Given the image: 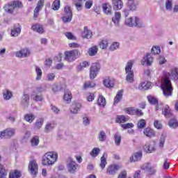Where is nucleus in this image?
Masks as SVG:
<instances>
[{
	"label": "nucleus",
	"mask_w": 178,
	"mask_h": 178,
	"mask_svg": "<svg viewBox=\"0 0 178 178\" xmlns=\"http://www.w3.org/2000/svg\"><path fill=\"white\" fill-rule=\"evenodd\" d=\"M176 81L178 80V68H172L171 72H165L163 81L161 82V90H163V94L165 97H172L173 94V87L172 86V81Z\"/></svg>",
	"instance_id": "nucleus-1"
},
{
	"label": "nucleus",
	"mask_w": 178,
	"mask_h": 178,
	"mask_svg": "<svg viewBox=\"0 0 178 178\" xmlns=\"http://www.w3.org/2000/svg\"><path fill=\"white\" fill-rule=\"evenodd\" d=\"M58 161V153L55 152H49L44 154L42 159V163L44 166H51Z\"/></svg>",
	"instance_id": "nucleus-2"
},
{
	"label": "nucleus",
	"mask_w": 178,
	"mask_h": 178,
	"mask_svg": "<svg viewBox=\"0 0 178 178\" xmlns=\"http://www.w3.org/2000/svg\"><path fill=\"white\" fill-rule=\"evenodd\" d=\"M124 24L125 26H127L128 27H138L139 29L144 27L143 21L138 17L127 18L125 19Z\"/></svg>",
	"instance_id": "nucleus-3"
},
{
	"label": "nucleus",
	"mask_w": 178,
	"mask_h": 178,
	"mask_svg": "<svg viewBox=\"0 0 178 178\" xmlns=\"http://www.w3.org/2000/svg\"><path fill=\"white\" fill-rule=\"evenodd\" d=\"M133 65V61L129 60L125 66L126 80L128 83H133L134 81V71L132 70Z\"/></svg>",
	"instance_id": "nucleus-4"
},
{
	"label": "nucleus",
	"mask_w": 178,
	"mask_h": 178,
	"mask_svg": "<svg viewBox=\"0 0 178 178\" xmlns=\"http://www.w3.org/2000/svg\"><path fill=\"white\" fill-rule=\"evenodd\" d=\"M81 53L78 49H74L65 52V60L67 62H74L76 59L80 58Z\"/></svg>",
	"instance_id": "nucleus-5"
},
{
	"label": "nucleus",
	"mask_w": 178,
	"mask_h": 178,
	"mask_svg": "<svg viewBox=\"0 0 178 178\" xmlns=\"http://www.w3.org/2000/svg\"><path fill=\"white\" fill-rule=\"evenodd\" d=\"M23 8V3L19 1H14L9 3L8 5H5L3 8L8 12V13H13L15 9H22Z\"/></svg>",
	"instance_id": "nucleus-6"
},
{
	"label": "nucleus",
	"mask_w": 178,
	"mask_h": 178,
	"mask_svg": "<svg viewBox=\"0 0 178 178\" xmlns=\"http://www.w3.org/2000/svg\"><path fill=\"white\" fill-rule=\"evenodd\" d=\"M64 16L61 17L63 23H70L72 19H73V13L72 8L69 6H65L64 8Z\"/></svg>",
	"instance_id": "nucleus-7"
},
{
	"label": "nucleus",
	"mask_w": 178,
	"mask_h": 178,
	"mask_svg": "<svg viewBox=\"0 0 178 178\" xmlns=\"http://www.w3.org/2000/svg\"><path fill=\"white\" fill-rule=\"evenodd\" d=\"M99 70H101V65L98 63H92L90 69V79L94 80L99 73Z\"/></svg>",
	"instance_id": "nucleus-8"
},
{
	"label": "nucleus",
	"mask_w": 178,
	"mask_h": 178,
	"mask_svg": "<svg viewBox=\"0 0 178 178\" xmlns=\"http://www.w3.org/2000/svg\"><path fill=\"white\" fill-rule=\"evenodd\" d=\"M16 134V129L14 128H7L0 131V138H11Z\"/></svg>",
	"instance_id": "nucleus-9"
},
{
	"label": "nucleus",
	"mask_w": 178,
	"mask_h": 178,
	"mask_svg": "<svg viewBox=\"0 0 178 178\" xmlns=\"http://www.w3.org/2000/svg\"><path fill=\"white\" fill-rule=\"evenodd\" d=\"M77 168H79V165L76 161L70 159L67 163V169L69 173L74 174L75 172H77Z\"/></svg>",
	"instance_id": "nucleus-10"
},
{
	"label": "nucleus",
	"mask_w": 178,
	"mask_h": 178,
	"mask_svg": "<svg viewBox=\"0 0 178 178\" xmlns=\"http://www.w3.org/2000/svg\"><path fill=\"white\" fill-rule=\"evenodd\" d=\"M20 104L24 109L29 108V105L30 104V95L27 94L26 92H24L20 100Z\"/></svg>",
	"instance_id": "nucleus-11"
},
{
	"label": "nucleus",
	"mask_w": 178,
	"mask_h": 178,
	"mask_svg": "<svg viewBox=\"0 0 178 178\" xmlns=\"http://www.w3.org/2000/svg\"><path fill=\"white\" fill-rule=\"evenodd\" d=\"M29 169L30 170V173L33 175V177H35L38 171V164H37L35 160H32L29 162Z\"/></svg>",
	"instance_id": "nucleus-12"
},
{
	"label": "nucleus",
	"mask_w": 178,
	"mask_h": 178,
	"mask_svg": "<svg viewBox=\"0 0 178 178\" xmlns=\"http://www.w3.org/2000/svg\"><path fill=\"white\" fill-rule=\"evenodd\" d=\"M139 3H140V1H138V0H127V8L129 10L134 12L137 10V8H138Z\"/></svg>",
	"instance_id": "nucleus-13"
},
{
	"label": "nucleus",
	"mask_w": 178,
	"mask_h": 178,
	"mask_svg": "<svg viewBox=\"0 0 178 178\" xmlns=\"http://www.w3.org/2000/svg\"><path fill=\"white\" fill-rule=\"evenodd\" d=\"M119 169H120V167L118 165L113 164L108 166L106 170V173L107 175L115 176V175H116Z\"/></svg>",
	"instance_id": "nucleus-14"
},
{
	"label": "nucleus",
	"mask_w": 178,
	"mask_h": 178,
	"mask_svg": "<svg viewBox=\"0 0 178 178\" xmlns=\"http://www.w3.org/2000/svg\"><path fill=\"white\" fill-rule=\"evenodd\" d=\"M152 62H154V57L151 56V54L147 53L142 60V65H144L146 63L147 66H151Z\"/></svg>",
	"instance_id": "nucleus-15"
},
{
	"label": "nucleus",
	"mask_w": 178,
	"mask_h": 178,
	"mask_svg": "<svg viewBox=\"0 0 178 178\" xmlns=\"http://www.w3.org/2000/svg\"><path fill=\"white\" fill-rule=\"evenodd\" d=\"M17 58H27L30 56V50L27 49H21L15 53Z\"/></svg>",
	"instance_id": "nucleus-16"
},
{
	"label": "nucleus",
	"mask_w": 178,
	"mask_h": 178,
	"mask_svg": "<svg viewBox=\"0 0 178 178\" xmlns=\"http://www.w3.org/2000/svg\"><path fill=\"white\" fill-rule=\"evenodd\" d=\"M145 152L147 154H151V152H154L155 151V145L151 144V142H147L143 147Z\"/></svg>",
	"instance_id": "nucleus-17"
},
{
	"label": "nucleus",
	"mask_w": 178,
	"mask_h": 178,
	"mask_svg": "<svg viewBox=\"0 0 178 178\" xmlns=\"http://www.w3.org/2000/svg\"><path fill=\"white\" fill-rule=\"evenodd\" d=\"M22 33V26L20 24H17L14 26V28L11 29V36L12 37H18L19 34Z\"/></svg>",
	"instance_id": "nucleus-18"
},
{
	"label": "nucleus",
	"mask_w": 178,
	"mask_h": 178,
	"mask_svg": "<svg viewBox=\"0 0 178 178\" xmlns=\"http://www.w3.org/2000/svg\"><path fill=\"white\" fill-rule=\"evenodd\" d=\"M112 5L115 10H120L123 8V1L122 0H112Z\"/></svg>",
	"instance_id": "nucleus-19"
},
{
	"label": "nucleus",
	"mask_w": 178,
	"mask_h": 178,
	"mask_svg": "<svg viewBox=\"0 0 178 178\" xmlns=\"http://www.w3.org/2000/svg\"><path fill=\"white\" fill-rule=\"evenodd\" d=\"M121 17L122 14H120V12L115 11L114 16L112 17V22L114 23L115 26H119Z\"/></svg>",
	"instance_id": "nucleus-20"
},
{
	"label": "nucleus",
	"mask_w": 178,
	"mask_h": 178,
	"mask_svg": "<svg viewBox=\"0 0 178 178\" xmlns=\"http://www.w3.org/2000/svg\"><path fill=\"white\" fill-rule=\"evenodd\" d=\"M143 134L144 136L148 137V138H152V137H155V131L149 127H147L143 130Z\"/></svg>",
	"instance_id": "nucleus-21"
},
{
	"label": "nucleus",
	"mask_w": 178,
	"mask_h": 178,
	"mask_svg": "<svg viewBox=\"0 0 178 178\" xmlns=\"http://www.w3.org/2000/svg\"><path fill=\"white\" fill-rule=\"evenodd\" d=\"M143 158V153L141 152H136L132 156L130 157L131 162H137L138 161H141Z\"/></svg>",
	"instance_id": "nucleus-22"
},
{
	"label": "nucleus",
	"mask_w": 178,
	"mask_h": 178,
	"mask_svg": "<svg viewBox=\"0 0 178 178\" xmlns=\"http://www.w3.org/2000/svg\"><path fill=\"white\" fill-rule=\"evenodd\" d=\"M103 12L106 15H112V6L109 3H104L102 5Z\"/></svg>",
	"instance_id": "nucleus-23"
},
{
	"label": "nucleus",
	"mask_w": 178,
	"mask_h": 178,
	"mask_svg": "<svg viewBox=\"0 0 178 178\" xmlns=\"http://www.w3.org/2000/svg\"><path fill=\"white\" fill-rule=\"evenodd\" d=\"M31 30H33V31H36L40 34H42V33H44V28L42 27V25L40 24H35L32 25Z\"/></svg>",
	"instance_id": "nucleus-24"
},
{
	"label": "nucleus",
	"mask_w": 178,
	"mask_h": 178,
	"mask_svg": "<svg viewBox=\"0 0 178 178\" xmlns=\"http://www.w3.org/2000/svg\"><path fill=\"white\" fill-rule=\"evenodd\" d=\"M162 113L167 119H169V118H172V116H173V114L172 113V110L170 109L169 106H167L163 109Z\"/></svg>",
	"instance_id": "nucleus-25"
},
{
	"label": "nucleus",
	"mask_w": 178,
	"mask_h": 178,
	"mask_svg": "<svg viewBox=\"0 0 178 178\" xmlns=\"http://www.w3.org/2000/svg\"><path fill=\"white\" fill-rule=\"evenodd\" d=\"M80 108H81V104L80 103L72 104L70 108L71 113H77V112L80 111Z\"/></svg>",
	"instance_id": "nucleus-26"
},
{
	"label": "nucleus",
	"mask_w": 178,
	"mask_h": 178,
	"mask_svg": "<svg viewBox=\"0 0 178 178\" xmlns=\"http://www.w3.org/2000/svg\"><path fill=\"white\" fill-rule=\"evenodd\" d=\"M123 97V90H120L118 92L115 97L114 98V105H118Z\"/></svg>",
	"instance_id": "nucleus-27"
},
{
	"label": "nucleus",
	"mask_w": 178,
	"mask_h": 178,
	"mask_svg": "<svg viewBox=\"0 0 178 178\" xmlns=\"http://www.w3.org/2000/svg\"><path fill=\"white\" fill-rule=\"evenodd\" d=\"M116 123H126V122H129V118L126 115H117L115 118Z\"/></svg>",
	"instance_id": "nucleus-28"
},
{
	"label": "nucleus",
	"mask_w": 178,
	"mask_h": 178,
	"mask_svg": "<svg viewBox=\"0 0 178 178\" xmlns=\"http://www.w3.org/2000/svg\"><path fill=\"white\" fill-rule=\"evenodd\" d=\"M56 126V124H55L54 122L47 123L44 127L45 133H49V131H51V130H54L55 129Z\"/></svg>",
	"instance_id": "nucleus-29"
},
{
	"label": "nucleus",
	"mask_w": 178,
	"mask_h": 178,
	"mask_svg": "<svg viewBox=\"0 0 178 178\" xmlns=\"http://www.w3.org/2000/svg\"><path fill=\"white\" fill-rule=\"evenodd\" d=\"M106 158H108V154L106 153H104L101 157V163L99 165L102 170L105 169V166H106V164L108 163L106 162Z\"/></svg>",
	"instance_id": "nucleus-30"
},
{
	"label": "nucleus",
	"mask_w": 178,
	"mask_h": 178,
	"mask_svg": "<svg viewBox=\"0 0 178 178\" xmlns=\"http://www.w3.org/2000/svg\"><path fill=\"white\" fill-rule=\"evenodd\" d=\"M72 98L73 97L72 96V92H70L69 90H65V94H64V101H66L67 104L72 101Z\"/></svg>",
	"instance_id": "nucleus-31"
},
{
	"label": "nucleus",
	"mask_w": 178,
	"mask_h": 178,
	"mask_svg": "<svg viewBox=\"0 0 178 178\" xmlns=\"http://www.w3.org/2000/svg\"><path fill=\"white\" fill-rule=\"evenodd\" d=\"M31 147H38L40 144V137L38 136H34L30 140Z\"/></svg>",
	"instance_id": "nucleus-32"
},
{
	"label": "nucleus",
	"mask_w": 178,
	"mask_h": 178,
	"mask_svg": "<svg viewBox=\"0 0 178 178\" xmlns=\"http://www.w3.org/2000/svg\"><path fill=\"white\" fill-rule=\"evenodd\" d=\"M103 84L107 88H112V87L115 86V83L113 82V81L111 80V79L109 78L104 79L103 81Z\"/></svg>",
	"instance_id": "nucleus-33"
},
{
	"label": "nucleus",
	"mask_w": 178,
	"mask_h": 178,
	"mask_svg": "<svg viewBox=\"0 0 178 178\" xmlns=\"http://www.w3.org/2000/svg\"><path fill=\"white\" fill-rule=\"evenodd\" d=\"M138 88L140 90H148V88H151V82H148V81L142 82L138 86Z\"/></svg>",
	"instance_id": "nucleus-34"
},
{
	"label": "nucleus",
	"mask_w": 178,
	"mask_h": 178,
	"mask_svg": "<svg viewBox=\"0 0 178 178\" xmlns=\"http://www.w3.org/2000/svg\"><path fill=\"white\" fill-rule=\"evenodd\" d=\"M35 119V115H34V114L33 113L26 114L24 115V120H26V122H28L29 123H33Z\"/></svg>",
	"instance_id": "nucleus-35"
},
{
	"label": "nucleus",
	"mask_w": 178,
	"mask_h": 178,
	"mask_svg": "<svg viewBox=\"0 0 178 178\" xmlns=\"http://www.w3.org/2000/svg\"><path fill=\"white\" fill-rule=\"evenodd\" d=\"M82 35L83 38H91V37H92V33L87 29V26H85Z\"/></svg>",
	"instance_id": "nucleus-36"
},
{
	"label": "nucleus",
	"mask_w": 178,
	"mask_h": 178,
	"mask_svg": "<svg viewBox=\"0 0 178 178\" xmlns=\"http://www.w3.org/2000/svg\"><path fill=\"white\" fill-rule=\"evenodd\" d=\"M101 152V149L99 147H94L92 151L90 152V155L92 158H95L99 155V153Z\"/></svg>",
	"instance_id": "nucleus-37"
},
{
	"label": "nucleus",
	"mask_w": 178,
	"mask_h": 178,
	"mask_svg": "<svg viewBox=\"0 0 178 178\" xmlns=\"http://www.w3.org/2000/svg\"><path fill=\"white\" fill-rule=\"evenodd\" d=\"M114 141L117 147H119V145H120V143H122V136H120V135L119 134V132H117L114 135Z\"/></svg>",
	"instance_id": "nucleus-38"
},
{
	"label": "nucleus",
	"mask_w": 178,
	"mask_h": 178,
	"mask_svg": "<svg viewBox=\"0 0 178 178\" xmlns=\"http://www.w3.org/2000/svg\"><path fill=\"white\" fill-rule=\"evenodd\" d=\"M22 177V172L15 170L14 172H10L9 175V178H20Z\"/></svg>",
	"instance_id": "nucleus-39"
},
{
	"label": "nucleus",
	"mask_w": 178,
	"mask_h": 178,
	"mask_svg": "<svg viewBox=\"0 0 178 178\" xmlns=\"http://www.w3.org/2000/svg\"><path fill=\"white\" fill-rule=\"evenodd\" d=\"M97 104L99 106H102V108H104L105 105H106V99H105V97L103 96H99L97 99Z\"/></svg>",
	"instance_id": "nucleus-40"
},
{
	"label": "nucleus",
	"mask_w": 178,
	"mask_h": 178,
	"mask_svg": "<svg viewBox=\"0 0 178 178\" xmlns=\"http://www.w3.org/2000/svg\"><path fill=\"white\" fill-rule=\"evenodd\" d=\"M98 52V48L97 46L92 47V48H90L88 54L90 55V56H95Z\"/></svg>",
	"instance_id": "nucleus-41"
},
{
	"label": "nucleus",
	"mask_w": 178,
	"mask_h": 178,
	"mask_svg": "<svg viewBox=\"0 0 178 178\" xmlns=\"http://www.w3.org/2000/svg\"><path fill=\"white\" fill-rule=\"evenodd\" d=\"M168 126L171 127V129H176L178 127L177 120L176 118H172L168 122Z\"/></svg>",
	"instance_id": "nucleus-42"
},
{
	"label": "nucleus",
	"mask_w": 178,
	"mask_h": 178,
	"mask_svg": "<svg viewBox=\"0 0 178 178\" xmlns=\"http://www.w3.org/2000/svg\"><path fill=\"white\" fill-rule=\"evenodd\" d=\"M90 66V63L87 61H83L79 65L77 66L78 72H81L84 69V67H88Z\"/></svg>",
	"instance_id": "nucleus-43"
},
{
	"label": "nucleus",
	"mask_w": 178,
	"mask_h": 178,
	"mask_svg": "<svg viewBox=\"0 0 178 178\" xmlns=\"http://www.w3.org/2000/svg\"><path fill=\"white\" fill-rule=\"evenodd\" d=\"M152 55H159L161 54V47L159 46H154L151 49Z\"/></svg>",
	"instance_id": "nucleus-44"
},
{
	"label": "nucleus",
	"mask_w": 178,
	"mask_h": 178,
	"mask_svg": "<svg viewBox=\"0 0 178 178\" xmlns=\"http://www.w3.org/2000/svg\"><path fill=\"white\" fill-rule=\"evenodd\" d=\"M8 172L5 170V167L0 164V178H6Z\"/></svg>",
	"instance_id": "nucleus-45"
},
{
	"label": "nucleus",
	"mask_w": 178,
	"mask_h": 178,
	"mask_svg": "<svg viewBox=\"0 0 178 178\" xmlns=\"http://www.w3.org/2000/svg\"><path fill=\"white\" fill-rule=\"evenodd\" d=\"M42 124H44V119L40 118L35 123V129H38V130H40V129L42 127Z\"/></svg>",
	"instance_id": "nucleus-46"
},
{
	"label": "nucleus",
	"mask_w": 178,
	"mask_h": 178,
	"mask_svg": "<svg viewBox=\"0 0 178 178\" xmlns=\"http://www.w3.org/2000/svg\"><path fill=\"white\" fill-rule=\"evenodd\" d=\"M60 8V0H55L52 4L53 10H58Z\"/></svg>",
	"instance_id": "nucleus-47"
},
{
	"label": "nucleus",
	"mask_w": 178,
	"mask_h": 178,
	"mask_svg": "<svg viewBox=\"0 0 178 178\" xmlns=\"http://www.w3.org/2000/svg\"><path fill=\"white\" fill-rule=\"evenodd\" d=\"M165 9L170 11L173 9V1L172 0H167L165 1Z\"/></svg>",
	"instance_id": "nucleus-48"
},
{
	"label": "nucleus",
	"mask_w": 178,
	"mask_h": 178,
	"mask_svg": "<svg viewBox=\"0 0 178 178\" xmlns=\"http://www.w3.org/2000/svg\"><path fill=\"white\" fill-rule=\"evenodd\" d=\"M4 99H10L12 98V92L8 90H4L3 92Z\"/></svg>",
	"instance_id": "nucleus-49"
},
{
	"label": "nucleus",
	"mask_w": 178,
	"mask_h": 178,
	"mask_svg": "<svg viewBox=\"0 0 178 178\" xmlns=\"http://www.w3.org/2000/svg\"><path fill=\"white\" fill-rule=\"evenodd\" d=\"M43 91H45V89L42 87H37L33 89V91L32 94H35L36 95H40L41 92H43Z\"/></svg>",
	"instance_id": "nucleus-50"
},
{
	"label": "nucleus",
	"mask_w": 178,
	"mask_h": 178,
	"mask_svg": "<svg viewBox=\"0 0 178 178\" xmlns=\"http://www.w3.org/2000/svg\"><path fill=\"white\" fill-rule=\"evenodd\" d=\"M147 100L149 102V104H152V105H156L158 104V100L156 98L152 96H147Z\"/></svg>",
	"instance_id": "nucleus-51"
},
{
	"label": "nucleus",
	"mask_w": 178,
	"mask_h": 178,
	"mask_svg": "<svg viewBox=\"0 0 178 178\" xmlns=\"http://www.w3.org/2000/svg\"><path fill=\"white\" fill-rule=\"evenodd\" d=\"M35 72L37 74L36 80H41V77H42V71L40 70L39 67H36Z\"/></svg>",
	"instance_id": "nucleus-52"
},
{
	"label": "nucleus",
	"mask_w": 178,
	"mask_h": 178,
	"mask_svg": "<svg viewBox=\"0 0 178 178\" xmlns=\"http://www.w3.org/2000/svg\"><path fill=\"white\" fill-rule=\"evenodd\" d=\"M31 98H33V99H34L35 101H37V102H38V101L41 102L43 99L42 94H40V95L32 94Z\"/></svg>",
	"instance_id": "nucleus-53"
},
{
	"label": "nucleus",
	"mask_w": 178,
	"mask_h": 178,
	"mask_svg": "<svg viewBox=\"0 0 178 178\" xmlns=\"http://www.w3.org/2000/svg\"><path fill=\"white\" fill-rule=\"evenodd\" d=\"M99 47L102 49H106L108 48V40H103L99 43Z\"/></svg>",
	"instance_id": "nucleus-54"
},
{
	"label": "nucleus",
	"mask_w": 178,
	"mask_h": 178,
	"mask_svg": "<svg viewBox=\"0 0 178 178\" xmlns=\"http://www.w3.org/2000/svg\"><path fill=\"white\" fill-rule=\"evenodd\" d=\"M99 141L104 142L106 140V134H105V131H101L99 134Z\"/></svg>",
	"instance_id": "nucleus-55"
},
{
	"label": "nucleus",
	"mask_w": 178,
	"mask_h": 178,
	"mask_svg": "<svg viewBox=\"0 0 178 178\" xmlns=\"http://www.w3.org/2000/svg\"><path fill=\"white\" fill-rule=\"evenodd\" d=\"M62 90V85L54 83L52 86V90L54 92H58V91H60Z\"/></svg>",
	"instance_id": "nucleus-56"
},
{
	"label": "nucleus",
	"mask_w": 178,
	"mask_h": 178,
	"mask_svg": "<svg viewBox=\"0 0 178 178\" xmlns=\"http://www.w3.org/2000/svg\"><path fill=\"white\" fill-rule=\"evenodd\" d=\"M152 167V165H151V163H146L141 166V169L142 170H145L146 172H148Z\"/></svg>",
	"instance_id": "nucleus-57"
},
{
	"label": "nucleus",
	"mask_w": 178,
	"mask_h": 178,
	"mask_svg": "<svg viewBox=\"0 0 178 178\" xmlns=\"http://www.w3.org/2000/svg\"><path fill=\"white\" fill-rule=\"evenodd\" d=\"M44 0H39L35 9L41 10L44 8Z\"/></svg>",
	"instance_id": "nucleus-58"
},
{
	"label": "nucleus",
	"mask_w": 178,
	"mask_h": 178,
	"mask_svg": "<svg viewBox=\"0 0 178 178\" xmlns=\"http://www.w3.org/2000/svg\"><path fill=\"white\" fill-rule=\"evenodd\" d=\"M145 120L141 119L138 122V129H144L145 127Z\"/></svg>",
	"instance_id": "nucleus-59"
},
{
	"label": "nucleus",
	"mask_w": 178,
	"mask_h": 178,
	"mask_svg": "<svg viewBox=\"0 0 178 178\" xmlns=\"http://www.w3.org/2000/svg\"><path fill=\"white\" fill-rule=\"evenodd\" d=\"M65 37L68 38V40H72L73 41H76V36L73 35V33L70 32H66L65 33Z\"/></svg>",
	"instance_id": "nucleus-60"
},
{
	"label": "nucleus",
	"mask_w": 178,
	"mask_h": 178,
	"mask_svg": "<svg viewBox=\"0 0 178 178\" xmlns=\"http://www.w3.org/2000/svg\"><path fill=\"white\" fill-rule=\"evenodd\" d=\"M119 42H113L110 47V51H116L119 48Z\"/></svg>",
	"instance_id": "nucleus-61"
},
{
	"label": "nucleus",
	"mask_w": 178,
	"mask_h": 178,
	"mask_svg": "<svg viewBox=\"0 0 178 178\" xmlns=\"http://www.w3.org/2000/svg\"><path fill=\"white\" fill-rule=\"evenodd\" d=\"M121 127L122 129L126 130V129H133V127H134V124L133 123H127L122 124Z\"/></svg>",
	"instance_id": "nucleus-62"
},
{
	"label": "nucleus",
	"mask_w": 178,
	"mask_h": 178,
	"mask_svg": "<svg viewBox=\"0 0 178 178\" xmlns=\"http://www.w3.org/2000/svg\"><path fill=\"white\" fill-rule=\"evenodd\" d=\"M165 138H166V136H165V135L162 134L160 138L159 147H163V145L165 144Z\"/></svg>",
	"instance_id": "nucleus-63"
},
{
	"label": "nucleus",
	"mask_w": 178,
	"mask_h": 178,
	"mask_svg": "<svg viewBox=\"0 0 178 178\" xmlns=\"http://www.w3.org/2000/svg\"><path fill=\"white\" fill-rule=\"evenodd\" d=\"M83 124L85 126H90V119L88 117H83Z\"/></svg>",
	"instance_id": "nucleus-64"
}]
</instances>
